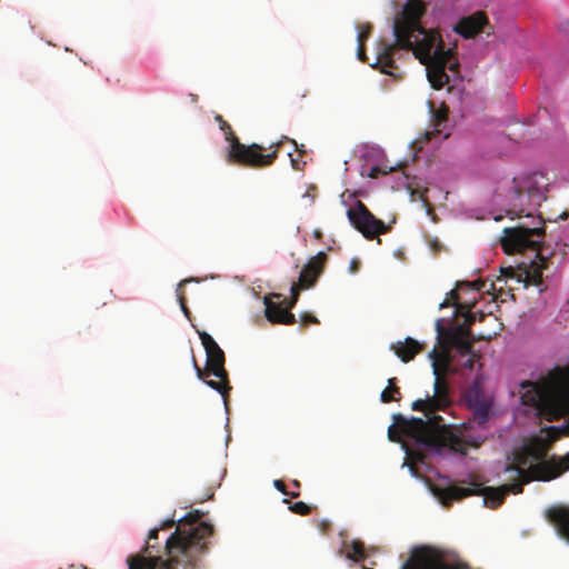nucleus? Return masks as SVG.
<instances>
[{
    "instance_id": "1",
    "label": "nucleus",
    "mask_w": 569,
    "mask_h": 569,
    "mask_svg": "<svg viewBox=\"0 0 569 569\" xmlns=\"http://www.w3.org/2000/svg\"><path fill=\"white\" fill-rule=\"evenodd\" d=\"M548 179L542 173L523 174L513 178L510 202L512 209L509 213L517 217L525 216L532 219V226L519 224L505 228L501 246L507 254L531 251L536 253L539 262L532 260L525 273L528 280L540 286L542 283V270L547 268V259L542 256L541 239L545 236V222L540 216H533V210L546 200Z\"/></svg>"
},
{
    "instance_id": "2",
    "label": "nucleus",
    "mask_w": 569,
    "mask_h": 569,
    "mask_svg": "<svg viewBox=\"0 0 569 569\" xmlns=\"http://www.w3.org/2000/svg\"><path fill=\"white\" fill-rule=\"evenodd\" d=\"M202 516L200 510H193L179 519L176 530L166 540L167 561L129 556L128 569H199L214 533L210 522L201 521Z\"/></svg>"
},
{
    "instance_id": "3",
    "label": "nucleus",
    "mask_w": 569,
    "mask_h": 569,
    "mask_svg": "<svg viewBox=\"0 0 569 569\" xmlns=\"http://www.w3.org/2000/svg\"><path fill=\"white\" fill-rule=\"evenodd\" d=\"M569 470V453L558 459L552 457L549 460L540 461L530 466L528 470L516 465H508L505 472L508 473L509 483L499 487H483L482 483L471 482L470 487L449 486L446 488L433 487L432 492L443 507H450L455 500H461L470 496H483L487 507L496 509L501 506L508 493L518 495L523 486L532 480L549 481L565 471Z\"/></svg>"
},
{
    "instance_id": "4",
    "label": "nucleus",
    "mask_w": 569,
    "mask_h": 569,
    "mask_svg": "<svg viewBox=\"0 0 569 569\" xmlns=\"http://www.w3.org/2000/svg\"><path fill=\"white\" fill-rule=\"evenodd\" d=\"M426 12L425 3L421 0H409L400 14L393 21L395 42L389 43L379 40L376 46V61L371 67L379 69L380 72L400 78L397 72L398 66L393 56L397 50H411L419 60L428 58L429 48L440 39L439 34L432 30H427L421 26V18Z\"/></svg>"
},
{
    "instance_id": "5",
    "label": "nucleus",
    "mask_w": 569,
    "mask_h": 569,
    "mask_svg": "<svg viewBox=\"0 0 569 569\" xmlns=\"http://www.w3.org/2000/svg\"><path fill=\"white\" fill-rule=\"evenodd\" d=\"M393 420L395 423L388 429V437L393 442H400L405 436L426 448L437 451L448 448L453 452L465 456L469 448H479L486 440L483 436H461L450 426L435 429L428 421L421 418L407 419L398 413L393 416Z\"/></svg>"
},
{
    "instance_id": "6",
    "label": "nucleus",
    "mask_w": 569,
    "mask_h": 569,
    "mask_svg": "<svg viewBox=\"0 0 569 569\" xmlns=\"http://www.w3.org/2000/svg\"><path fill=\"white\" fill-rule=\"evenodd\" d=\"M523 405L536 408L551 421L569 410V393L567 390V373L561 368H555L538 381L521 383Z\"/></svg>"
},
{
    "instance_id": "7",
    "label": "nucleus",
    "mask_w": 569,
    "mask_h": 569,
    "mask_svg": "<svg viewBox=\"0 0 569 569\" xmlns=\"http://www.w3.org/2000/svg\"><path fill=\"white\" fill-rule=\"evenodd\" d=\"M436 331L438 347H435L428 355L432 363V372L436 376L446 377L449 373L457 371L453 365L452 349L458 353H468L470 351L471 343L475 341L472 332H470L463 326H456L446 328L442 325V319H437Z\"/></svg>"
},
{
    "instance_id": "8",
    "label": "nucleus",
    "mask_w": 569,
    "mask_h": 569,
    "mask_svg": "<svg viewBox=\"0 0 569 569\" xmlns=\"http://www.w3.org/2000/svg\"><path fill=\"white\" fill-rule=\"evenodd\" d=\"M220 130L224 133L226 140L229 142L227 153V162L249 168H267L273 164L278 158L281 141L270 144V152L264 153L266 147L259 143L244 144L239 141L238 137L231 129V126L222 118L221 114L214 117Z\"/></svg>"
},
{
    "instance_id": "9",
    "label": "nucleus",
    "mask_w": 569,
    "mask_h": 569,
    "mask_svg": "<svg viewBox=\"0 0 569 569\" xmlns=\"http://www.w3.org/2000/svg\"><path fill=\"white\" fill-rule=\"evenodd\" d=\"M199 338L206 350L207 362L206 371L207 377L213 376L218 380H204L206 385L217 390L223 398L224 403L228 401V395L231 389L229 385L228 372L224 368L226 357L222 349L218 346L214 339L206 331L199 332Z\"/></svg>"
},
{
    "instance_id": "10",
    "label": "nucleus",
    "mask_w": 569,
    "mask_h": 569,
    "mask_svg": "<svg viewBox=\"0 0 569 569\" xmlns=\"http://www.w3.org/2000/svg\"><path fill=\"white\" fill-rule=\"evenodd\" d=\"M452 403L450 396V387L446 377L439 376L436 372L433 383V395H427L425 399H417L412 402L411 408L416 411H421L426 416L430 426L435 429H441L446 426L443 418L436 412L439 410H446Z\"/></svg>"
},
{
    "instance_id": "11",
    "label": "nucleus",
    "mask_w": 569,
    "mask_h": 569,
    "mask_svg": "<svg viewBox=\"0 0 569 569\" xmlns=\"http://www.w3.org/2000/svg\"><path fill=\"white\" fill-rule=\"evenodd\" d=\"M401 569H470L466 562L449 561L443 551L422 547L401 566Z\"/></svg>"
},
{
    "instance_id": "12",
    "label": "nucleus",
    "mask_w": 569,
    "mask_h": 569,
    "mask_svg": "<svg viewBox=\"0 0 569 569\" xmlns=\"http://www.w3.org/2000/svg\"><path fill=\"white\" fill-rule=\"evenodd\" d=\"M427 54V59L419 61L426 66L427 77L431 87L436 90H440L449 82L446 68L452 53L449 49L446 50L441 39H438L437 42L429 48Z\"/></svg>"
},
{
    "instance_id": "13",
    "label": "nucleus",
    "mask_w": 569,
    "mask_h": 569,
    "mask_svg": "<svg viewBox=\"0 0 569 569\" xmlns=\"http://www.w3.org/2000/svg\"><path fill=\"white\" fill-rule=\"evenodd\" d=\"M347 217L351 226L368 240H372L390 230V227L376 218L360 200H357L355 206L347 210Z\"/></svg>"
},
{
    "instance_id": "14",
    "label": "nucleus",
    "mask_w": 569,
    "mask_h": 569,
    "mask_svg": "<svg viewBox=\"0 0 569 569\" xmlns=\"http://www.w3.org/2000/svg\"><path fill=\"white\" fill-rule=\"evenodd\" d=\"M327 261L328 256L325 251L318 252L308 260L300 272L298 282L293 283L291 287L293 302H297L300 290L309 289L316 284L318 278L325 270Z\"/></svg>"
},
{
    "instance_id": "15",
    "label": "nucleus",
    "mask_w": 569,
    "mask_h": 569,
    "mask_svg": "<svg viewBox=\"0 0 569 569\" xmlns=\"http://www.w3.org/2000/svg\"><path fill=\"white\" fill-rule=\"evenodd\" d=\"M281 299V295L273 293L270 297H264L266 317L270 322L280 325L296 323V317L289 310L295 306L293 296L291 300Z\"/></svg>"
},
{
    "instance_id": "16",
    "label": "nucleus",
    "mask_w": 569,
    "mask_h": 569,
    "mask_svg": "<svg viewBox=\"0 0 569 569\" xmlns=\"http://www.w3.org/2000/svg\"><path fill=\"white\" fill-rule=\"evenodd\" d=\"M487 29H490V31H488V34H490L492 32V27L483 11H477L470 16L461 18L453 28V30L465 39H472Z\"/></svg>"
},
{
    "instance_id": "17",
    "label": "nucleus",
    "mask_w": 569,
    "mask_h": 569,
    "mask_svg": "<svg viewBox=\"0 0 569 569\" xmlns=\"http://www.w3.org/2000/svg\"><path fill=\"white\" fill-rule=\"evenodd\" d=\"M391 349L403 362L411 361L416 355L422 351L423 346L417 340L408 337L403 342L392 345Z\"/></svg>"
},
{
    "instance_id": "18",
    "label": "nucleus",
    "mask_w": 569,
    "mask_h": 569,
    "mask_svg": "<svg viewBox=\"0 0 569 569\" xmlns=\"http://www.w3.org/2000/svg\"><path fill=\"white\" fill-rule=\"evenodd\" d=\"M469 407L472 410V420L475 423L483 426L489 420L491 411L490 402L476 397L475 399L469 400Z\"/></svg>"
},
{
    "instance_id": "19",
    "label": "nucleus",
    "mask_w": 569,
    "mask_h": 569,
    "mask_svg": "<svg viewBox=\"0 0 569 569\" xmlns=\"http://www.w3.org/2000/svg\"><path fill=\"white\" fill-rule=\"evenodd\" d=\"M283 140L289 141L295 147V151L298 152V156L295 157L291 152L289 153L291 166L295 170H302L306 162L302 161V156L306 153L305 146H298L297 141L293 139H289L288 137H283L280 141L283 142ZM282 143H280L281 146Z\"/></svg>"
},
{
    "instance_id": "20",
    "label": "nucleus",
    "mask_w": 569,
    "mask_h": 569,
    "mask_svg": "<svg viewBox=\"0 0 569 569\" xmlns=\"http://www.w3.org/2000/svg\"><path fill=\"white\" fill-rule=\"evenodd\" d=\"M158 533H159V529H152L150 530L149 535H148V540L146 542V546L143 548V552L142 553H138L137 556H144L147 558H160L162 561H167L168 560V555L166 553L167 558L163 559L161 556H153L152 552L153 551H159V547L156 546V541H152V540H157L158 539Z\"/></svg>"
},
{
    "instance_id": "21",
    "label": "nucleus",
    "mask_w": 569,
    "mask_h": 569,
    "mask_svg": "<svg viewBox=\"0 0 569 569\" xmlns=\"http://www.w3.org/2000/svg\"><path fill=\"white\" fill-rule=\"evenodd\" d=\"M396 378H390L388 380V387L382 390L380 395V400L383 403H389L392 401H399L400 398L397 397V395H400V388L396 386Z\"/></svg>"
},
{
    "instance_id": "22",
    "label": "nucleus",
    "mask_w": 569,
    "mask_h": 569,
    "mask_svg": "<svg viewBox=\"0 0 569 569\" xmlns=\"http://www.w3.org/2000/svg\"><path fill=\"white\" fill-rule=\"evenodd\" d=\"M350 551L347 552V558L353 561L365 560V546L359 540H352L349 545Z\"/></svg>"
},
{
    "instance_id": "23",
    "label": "nucleus",
    "mask_w": 569,
    "mask_h": 569,
    "mask_svg": "<svg viewBox=\"0 0 569 569\" xmlns=\"http://www.w3.org/2000/svg\"><path fill=\"white\" fill-rule=\"evenodd\" d=\"M448 108L442 104L439 109L432 110V123L435 127V130L439 133L440 127L447 122L448 120Z\"/></svg>"
},
{
    "instance_id": "24",
    "label": "nucleus",
    "mask_w": 569,
    "mask_h": 569,
    "mask_svg": "<svg viewBox=\"0 0 569 569\" xmlns=\"http://www.w3.org/2000/svg\"><path fill=\"white\" fill-rule=\"evenodd\" d=\"M283 502L289 503V510L293 513L300 515V516H308L311 513V507L305 503L303 501H298L290 503L289 500L283 499Z\"/></svg>"
},
{
    "instance_id": "25",
    "label": "nucleus",
    "mask_w": 569,
    "mask_h": 569,
    "mask_svg": "<svg viewBox=\"0 0 569 569\" xmlns=\"http://www.w3.org/2000/svg\"><path fill=\"white\" fill-rule=\"evenodd\" d=\"M473 346V342L471 343ZM465 360L461 363V367L465 369L471 370L477 360V355L472 351V347H470V351L468 353H459Z\"/></svg>"
},
{
    "instance_id": "26",
    "label": "nucleus",
    "mask_w": 569,
    "mask_h": 569,
    "mask_svg": "<svg viewBox=\"0 0 569 569\" xmlns=\"http://www.w3.org/2000/svg\"><path fill=\"white\" fill-rule=\"evenodd\" d=\"M471 307L470 305H465V309L461 311L465 313V325H462L465 328H467L470 332V326L473 325L476 322V313L471 311Z\"/></svg>"
},
{
    "instance_id": "27",
    "label": "nucleus",
    "mask_w": 569,
    "mask_h": 569,
    "mask_svg": "<svg viewBox=\"0 0 569 569\" xmlns=\"http://www.w3.org/2000/svg\"><path fill=\"white\" fill-rule=\"evenodd\" d=\"M189 282V280L184 279L182 280L181 282H179L178 287H177V297H178V301L180 303V307L182 309V311L184 312V315H189V309L187 308V305H186V298L183 296V290H182V287L184 283Z\"/></svg>"
},
{
    "instance_id": "28",
    "label": "nucleus",
    "mask_w": 569,
    "mask_h": 569,
    "mask_svg": "<svg viewBox=\"0 0 569 569\" xmlns=\"http://www.w3.org/2000/svg\"><path fill=\"white\" fill-rule=\"evenodd\" d=\"M273 486L278 491H280L284 496H290L291 498H297L300 495L299 491H287L286 483L280 479L274 480Z\"/></svg>"
},
{
    "instance_id": "29",
    "label": "nucleus",
    "mask_w": 569,
    "mask_h": 569,
    "mask_svg": "<svg viewBox=\"0 0 569 569\" xmlns=\"http://www.w3.org/2000/svg\"><path fill=\"white\" fill-rule=\"evenodd\" d=\"M371 24L370 23H366V24H362L360 27V30L358 32V43H362L365 44L367 39L369 38L370 33H371Z\"/></svg>"
},
{
    "instance_id": "30",
    "label": "nucleus",
    "mask_w": 569,
    "mask_h": 569,
    "mask_svg": "<svg viewBox=\"0 0 569 569\" xmlns=\"http://www.w3.org/2000/svg\"><path fill=\"white\" fill-rule=\"evenodd\" d=\"M447 296H448L447 297L448 301L451 305L456 306L458 311H462L465 309L466 303L459 302V295H458L457 290L449 291Z\"/></svg>"
},
{
    "instance_id": "31",
    "label": "nucleus",
    "mask_w": 569,
    "mask_h": 569,
    "mask_svg": "<svg viewBox=\"0 0 569 569\" xmlns=\"http://www.w3.org/2000/svg\"><path fill=\"white\" fill-rule=\"evenodd\" d=\"M191 365H192V367H193V369H194V371H196V373H197V377H198L200 380H202V381L207 380V371H206V368H204V369L200 368V366L198 365V362H197V360H196V357H194V355H193V352H192V351H191Z\"/></svg>"
},
{
    "instance_id": "32",
    "label": "nucleus",
    "mask_w": 569,
    "mask_h": 569,
    "mask_svg": "<svg viewBox=\"0 0 569 569\" xmlns=\"http://www.w3.org/2000/svg\"><path fill=\"white\" fill-rule=\"evenodd\" d=\"M556 520L561 525L566 526L567 536L569 537V516L565 510H558Z\"/></svg>"
},
{
    "instance_id": "33",
    "label": "nucleus",
    "mask_w": 569,
    "mask_h": 569,
    "mask_svg": "<svg viewBox=\"0 0 569 569\" xmlns=\"http://www.w3.org/2000/svg\"><path fill=\"white\" fill-rule=\"evenodd\" d=\"M316 527L321 533L326 535L331 530V522L328 519H320L316 521Z\"/></svg>"
},
{
    "instance_id": "34",
    "label": "nucleus",
    "mask_w": 569,
    "mask_h": 569,
    "mask_svg": "<svg viewBox=\"0 0 569 569\" xmlns=\"http://www.w3.org/2000/svg\"><path fill=\"white\" fill-rule=\"evenodd\" d=\"M300 322L302 327H307L308 325H316L318 323V319L311 315V313H303L300 317Z\"/></svg>"
},
{
    "instance_id": "35",
    "label": "nucleus",
    "mask_w": 569,
    "mask_h": 569,
    "mask_svg": "<svg viewBox=\"0 0 569 569\" xmlns=\"http://www.w3.org/2000/svg\"><path fill=\"white\" fill-rule=\"evenodd\" d=\"M358 59L362 62H366L367 61V54H366V44H362V43H358Z\"/></svg>"
},
{
    "instance_id": "36",
    "label": "nucleus",
    "mask_w": 569,
    "mask_h": 569,
    "mask_svg": "<svg viewBox=\"0 0 569 569\" xmlns=\"http://www.w3.org/2000/svg\"><path fill=\"white\" fill-rule=\"evenodd\" d=\"M501 273L506 278H513L515 277V270H513V268L511 266L507 267V268H501Z\"/></svg>"
},
{
    "instance_id": "37",
    "label": "nucleus",
    "mask_w": 569,
    "mask_h": 569,
    "mask_svg": "<svg viewBox=\"0 0 569 569\" xmlns=\"http://www.w3.org/2000/svg\"><path fill=\"white\" fill-rule=\"evenodd\" d=\"M173 525H174V519H168V520H164L158 529H159V530L169 529V528H171Z\"/></svg>"
},
{
    "instance_id": "38",
    "label": "nucleus",
    "mask_w": 569,
    "mask_h": 569,
    "mask_svg": "<svg viewBox=\"0 0 569 569\" xmlns=\"http://www.w3.org/2000/svg\"><path fill=\"white\" fill-rule=\"evenodd\" d=\"M359 269V261L357 259H353L351 262H350V271L352 273L357 272Z\"/></svg>"
},
{
    "instance_id": "39",
    "label": "nucleus",
    "mask_w": 569,
    "mask_h": 569,
    "mask_svg": "<svg viewBox=\"0 0 569 569\" xmlns=\"http://www.w3.org/2000/svg\"><path fill=\"white\" fill-rule=\"evenodd\" d=\"M472 286L476 291H481L486 284L482 281H475Z\"/></svg>"
},
{
    "instance_id": "40",
    "label": "nucleus",
    "mask_w": 569,
    "mask_h": 569,
    "mask_svg": "<svg viewBox=\"0 0 569 569\" xmlns=\"http://www.w3.org/2000/svg\"><path fill=\"white\" fill-rule=\"evenodd\" d=\"M380 173V169L378 167H373L370 170L369 177L377 178Z\"/></svg>"
},
{
    "instance_id": "41",
    "label": "nucleus",
    "mask_w": 569,
    "mask_h": 569,
    "mask_svg": "<svg viewBox=\"0 0 569 569\" xmlns=\"http://www.w3.org/2000/svg\"><path fill=\"white\" fill-rule=\"evenodd\" d=\"M560 29H561L563 32L569 33V21L562 22V23H561V26H560Z\"/></svg>"
},
{
    "instance_id": "42",
    "label": "nucleus",
    "mask_w": 569,
    "mask_h": 569,
    "mask_svg": "<svg viewBox=\"0 0 569 569\" xmlns=\"http://www.w3.org/2000/svg\"><path fill=\"white\" fill-rule=\"evenodd\" d=\"M313 237L316 239H321L322 238V231L319 230V229L313 230Z\"/></svg>"
},
{
    "instance_id": "43",
    "label": "nucleus",
    "mask_w": 569,
    "mask_h": 569,
    "mask_svg": "<svg viewBox=\"0 0 569 569\" xmlns=\"http://www.w3.org/2000/svg\"><path fill=\"white\" fill-rule=\"evenodd\" d=\"M451 303L448 301V299H445L440 305H439V308L440 309H443V308H447L449 307Z\"/></svg>"
},
{
    "instance_id": "44",
    "label": "nucleus",
    "mask_w": 569,
    "mask_h": 569,
    "mask_svg": "<svg viewBox=\"0 0 569 569\" xmlns=\"http://www.w3.org/2000/svg\"><path fill=\"white\" fill-rule=\"evenodd\" d=\"M292 485H293V490L299 491V489L301 487L300 482L298 480H293Z\"/></svg>"
},
{
    "instance_id": "45",
    "label": "nucleus",
    "mask_w": 569,
    "mask_h": 569,
    "mask_svg": "<svg viewBox=\"0 0 569 569\" xmlns=\"http://www.w3.org/2000/svg\"><path fill=\"white\" fill-rule=\"evenodd\" d=\"M470 283L469 282H461V283H458L457 287L460 289L462 286H469Z\"/></svg>"
},
{
    "instance_id": "46",
    "label": "nucleus",
    "mask_w": 569,
    "mask_h": 569,
    "mask_svg": "<svg viewBox=\"0 0 569 569\" xmlns=\"http://www.w3.org/2000/svg\"><path fill=\"white\" fill-rule=\"evenodd\" d=\"M568 216H569V213L563 212L562 214H560V218H561V219H567V218H568Z\"/></svg>"
},
{
    "instance_id": "47",
    "label": "nucleus",
    "mask_w": 569,
    "mask_h": 569,
    "mask_svg": "<svg viewBox=\"0 0 569 569\" xmlns=\"http://www.w3.org/2000/svg\"><path fill=\"white\" fill-rule=\"evenodd\" d=\"M457 67V64L449 66V69L453 70Z\"/></svg>"
},
{
    "instance_id": "48",
    "label": "nucleus",
    "mask_w": 569,
    "mask_h": 569,
    "mask_svg": "<svg viewBox=\"0 0 569 569\" xmlns=\"http://www.w3.org/2000/svg\"><path fill=\"white\" fill-rule=\"evenodd\" d=\"M197 99V94H191V100H196Z\"/></svg>"
},
{
    "instance_id": "49",
    "label": "nucleus",
    "mask_w": 569,
    "mask_h": 569,
    "mask_svg": "<svg viewBox=\"0 0 569 569\" xmlns=\"http://www.w3.org/2000/svg\"><path fill=\"white\" fill-rule=\"evenodd\" d=\"M197 99V94H191V100H196Z\"/></svg>"
},
{
    "instance_id": "50",
    "label": "nucleus",
    "mask_w": 569,
    "mask_h": 569,
    "mask_svg": "<svg viewBox=\"0 0 569 569\" xmlns=\"http://www.w3.org/2000/svg\"><path fill=\"white\" fill-rule=\"evenodd\" d=\"M362 569H372V568H367V567H363Z\"/></svg>"
}]
</instances>
